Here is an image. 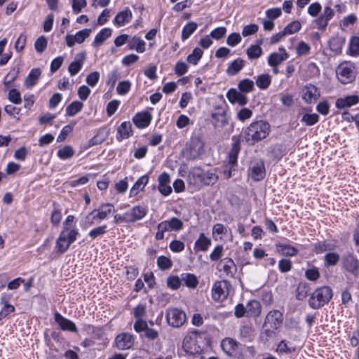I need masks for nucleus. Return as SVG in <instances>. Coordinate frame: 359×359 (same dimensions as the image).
<instances>
[{"mask_svg":"<svg viewBox=\"0 0 359 359\" xmlns=\"http://www.w3.org/2000/svg\"><path fill=\"white\" fill-rule=\"evenodd\" d=\"M271 132L270 124L264 121H254L244 130V138L248 144L253 145L265 139Z\"/></svg>","mask_w":359,"mask_h":359,"instance_id":"obj_1","label":"nucleus"},{"mask_svg":"<svg viewBox=\"0 0 359 359\" xmlns=\"http://www.w3.org/2000/svg\"><path fill=\"white\" fill-rule=\"evenodd\" d=\"M332 295V290L330 287H318L311 294L309 304L313 309H320L330 302Z\"/></svg>","mask_w":359,"mask_h":359,"instance_id":"obj_2","label":"nucleus"},{"mask_svg":"<svg viewBox=\"0 0 359 359\" xmlns=\"http://www.w3.org/2000/svg\"><path fill=\"white\" fill-rule=\"evenodd\" d=\"M204 153V142L198 136L193 137L187 144L183 154L188 161H194L201 157Z\"/></svg>","mask_w":359,"mask_h":359,"instance_id":"obj_3","label":"nucleus"},{"mask_svg":"<svg viewBox=\"0 0 359 359\" xmlns=\"http://www.w3.org/2000/svg\"><path fill=\"white\" fill-rule=\"evenodd\" d=\"M79 234L78 230L67 231V229H62L56 241L55 248L60 254L65 253L76 240Z\"/></svg>","mask_w":359,"mask_h":359,"instance_id":"obj_4","label":"nucleus"},{"mask_svg":"<svg viewBox=\"0 0 359 359\" xmlns=\"http://www.w3.org/2000/svg\"><path fill=\"white\" fill-rule=\"evenodd\" d=\"M282 313L278 310L269 312L263 324V329L268 336L273 334L282 323Z\"/></svg>","mask_w":359,"mask_h":359,"instance_id":"obj_5","label":"nucleus"},{"mask_svg":"<svg viewBox=\"0 0 359 359\" xmlns=\"http://www.w3.org/2000/svg\"><path fill=\"white\" fill-rule=\"evenodd\" d=\"M338 80L342 84H348L354 81L355 78L353 67L351 63L344 62L341 63L336 69Z\"/></svg>","mask_w":359,"mask_h":359,"instance_id":"obj_6","label":"nucleus"},{"mask_svg":"<svg viewBox=\"0 0 359 359\" xmlns=\"http://www.w3.org/2000/svg\"><path fill=\"white\" fill-rule=\"evenodd\" d=\"M165 317L168 325L172 327H180L187 320L186 313L177 308H168Z\"/></svg>","mask_w":359,"mask_h":359,"instance_id":"obj_7","label":"nucleus"},{"mask_svg":"<svg viewBox=\"0 0 359 359\" xmlns=\"http://www.w3.org/2000/svg\"><path fill=\"white\" fill-rule=\"evenodd\" d=\"M115 211L114 205L111 203L102 204L97 210H94L90 212L86 220L90 224L96 223L97 219L102 220L106 219L109 215Z\"/></svg>","mask_w":359,"mask_h":359,"instance_id":"obj_8","label":"nucleus"},{"mask_svg":"<svg viewBox=\"0 0 359 359\" xmlns=\"http://www.w3.org/2000/svg\"><path fill=\"white\" fill-rule=\"evenodd\" d=\"M266 175V170L264 161L260 158H254L251 160L249 169L248 175L254 181H260L263 180Z\"/></svg>","mask_w":359,"mask_h":359,"instance_id":"obj_9","label":"nucleus"},{"mask_svg":"<svg viewBox=\"0 0 359 359\" xmlns=\"http://www.w3.org/2000/svg\"><path fill=\"white\" fill-rule=\"evenodd\" d=\"M229 283L226 280L216 282L212 289V297L215 301H222L229 295Z\"/></svg>","mask_w":359,"mask_h":359,"instance_id":"obj_10","label":"nucleus"},{"mask_svg":"<svg viewBox=\"0 0 359 359\" xmlns=\"http://www.w3.org/2000/svg\"><path fill=\"white\" fill-rule=\"evenodd\" d=\"M135 343L134 337L129 333H121L115 338V346L119 350L130 349Z\"/></svg>","mask_w":359,"mask_h":359,"instance_id":"obj_11","label":"nucleus"},{"mask_svg":"<svg viewBox=\"0 0 359 359\" xmlns=\"http://www.w3.org/2000/svg\"><path fill=\"white\" fill-rule=\"evenodd\" d=\"M302 100L308 104L316 102L320 97L318 88L313 84H307L302 88Z\"/></svg>","mask_w":359,"mask_h":359,"instance_id":"obj_12","label":"nucleus"},{"mask_svg":"<svg viewBox=\"0 0 359 359\" xmlns=\"http://www.w3.org/2000/svg\"><path fill=\"white\" fill-rule=\"evenodd\" d=\"M219 271L230 278H233L237 271V267L232 259L226 257L218 265Z\"/></svg>","mask_w":359,"mask_h":359,"instance_id":"obj_13","label":"nucleus"},{"mask_svg":"<svg viewBox=\"0 0 359 359\" xmlns=\"http://www.w3.org/2000/svg\"><path fill=\"white\" fill-rule=\"evenodd\" d=\"M90 29H84L79 31L76 34H67L66 36V43L69 47H72L76 43H81L86 38H88L91 33Z\"/></svg>","mask_w":359,"mask_h":359,"instance_id":"obj_14","label":"nucleus"},{"mask_svg":"<svg viewBox=\"0 0 359 359\" xmlns=\"http://www.w3.org/2000/svg\"><path fill=\"white\" fill-rule=\"evenodd\" d=\"M343 266L345 269L354 276L359 273V260L351 254H348L343 257Z\"/></svg>","mask_w":359,"mask_h":359,"instance_id":"obj_15","label":"nucleus"},{"mask_svg":"<svg viewBox=\"0 0 359 359\" xmlns=\"http://www.w3.org/2000/svg\"><path fill=\"white\" fill-rule=\"evenodd\" d=\"M211 122L215 128H223L228 124L226 110L219 108L217 112L211 114Z\"/></svg>","mask_w":359,"mask_h":359,"instance_id":"obj_16","label":"nucleus"},{"mask_svg":"<svg viewBox=\"0 0 359 359\" xmlns=\"http://www.w3.org/2000/svg\"><path fill=\"white\" fill-rule=\"evenodd\" d=\"M240 142H235L233 145L231 151L229 153V160L228 164L230 166L229 170L228 171L227 177L230 178L231 177V171L235 170V166L237 163L238 155L240 152Z\"/></svg>","mask_w":359,"mask_h":359,"instance_id":"obj_17","label":"nucleus"},{"mask_svg":"<svg viewBox=\"0 0 359 359\" xmlns=\"http://www.w3.org/2000/svg\"><path fill=\"white\" fill-rule=\"evenodd\" d=\"M226 97L231 104L244 106L248 103L247 97L236 88H230L226 93Z\"/></svg>","mask_w":359,"mask_h":359,"instance_id":"obj_18","label":"nucleus"},{"mask_svg":"<svg viewBox=\"0 0 359 359\" xmlns=\"http://www.w3.org/2000/svg\"><path fill=\"white\" fill-rule=\"evenodd\" d=\"M54 318L55 322L62 330L69 331L75 333L78 332L77 327L74 323L67 318H65L58 312L55 313Z\"/></svg>","mask_w":359,"mask_h":359,"instance_id":"obj_19","label":"nucleus"},{"mask_svg":"<svg viewBox=\"0 0 359 359\" xmlns=\"http://www.w3.org/2000/svg\"><path fill=\"white\" fill-rule=\"evenodd\" d=\"M278 53H271L267 60L269 66H278L288 59L289 55L284 48H279Z\"/></svg>","mask_w":359,"mask_h":359,"instance_id":"obj_20","label":"nucleus"},{"mask_svg":"<svg viewBox=\"0 0 359 359\" xmlns=\"http://www.w3.org/2000/svg\"><path fill=\"white\" fill-rule=\"evenodd\" d=\"M359 102V96L357 95H350L339 97L337 99L335 106L338 109L348 108L356 105Z\"/></svg>","mask_w":359,"mask_h":359,"instance_id":"obj_21","label":"nucleus"},{"mask_svg":"<svg viewBox=\"0 0 359 359\" xmlns=\"http://www.w3.org/2000/svg\"><path fill=\"white\" fill-rule=\"evenodd\" d=\"M86 58V55L84 52L80 53L75 56L74 60L69 64L68 67V71L71 76H74L79 72Z\"/></svg>","mask_w":359,"mask_h":359,"instance_id":"obj_22","label":"nucleus"},{"mask_svg":"<svg viewBox=\"0 0 359 359\" xmlns=\"http://www.w3.org/2000/svg\"><path fill=\"white\" fill-rule=\"evenodd\" d=\"M158 191L164 196H168L172 192V188L170 186V176L166 172L161 174L158 179Z\"/></svg>","mask_w":359,"mask_h":359,"instance_id":"obj_23","label":"nucleus"},{"mask_svg":"<svg viewBox=\"0 0 359 359\" xmlns=\"http://www.w3.org/2000/svg\"><path fill=\"white\" fill-rule=\"evenodd\" d=\"M147 213L146 208L136 205L127 212V216L130 223L142 219L146 216Z\"/></svg>","mask_w":359,"mask_h":359,"instance_id":"obj_24","label":"nucleus"},{"mask_svg":"<svg viewBox=\"0 0 359 359\" xmlns=\"http://www.w3.org/2000/svg\"><path fill=\"white\" fill-rule=\"evenodd\" d=\"M241 345L231 338H225L221 342V347L229 356H233L236 350Z\"/></svg>","mask_w":359,"mask_h":359,"instance_id":"obj_25","label":"nucleus"},{"mask_svg":"<svg viewBox=\"0 0 359 359\" xmlns=\"http://www.w3.org/2000/svg\"><path fill=\"white\" fill-rule=\"evenodd\" d=\"M132 12L128 8L118 13L116 15L114 22L118 27L123 26L126 23L129 22L132 19Z\"/></svg>","mask_w":359,"mask_h":359,"instance_id":"obj_26","label":"nucleus"},{"mask_svg":"<svg viewBox=\"0 0 359 359\" xmlns=\"http://www.w3.org/2000/svg\"><path fill=\"white\" fill-rule=\"evenodd\" d=\"M151 119V114L146 111L137 114L133 118V122L138 128H142L149 125Z\"/></svg>","mask_w":359,"mask_h":359,"instance_id":"obj_27","label":"nucleus"},{"mask_svg":"<svg viewBox=\"0 0 359 359\" xmlns=\"http://www.w3.org/2000/svg\"><path fill=\"white\" fill-rule=\"evenodd\" d=\"M117 140L121 141L132 135V125L130 122H123L117 128Z\"/></svg>","mask_w":359,"mask_h":359,"instance_id":"obj_28","label":"nucleus"},{"mask_svg":"<svg viewBox=\"0 0 359 359\" xmlns=\"http://www.w3.org/2000/svg\"><path fill=\"white\" fill-rule=\"evenodd\" d=\"M128 46L130 50H135L137 53L145 51V42L138 36H133L128 39Z\"/></svg>","mask_w":359,"mask_h":359,"instance_id":"obj_29","label":"nucleus"},{"mask_svg":"<svg viewBox=\"0 0 359 359\" xmlns=\"http://www.w3.org/2000/svg\"><path fill=\"white\" fill-rule=\"evenodd\" d=\"M41 74V71L39 68L32 69L25 79V86L29 88H32L37 83Z\"/></svg>","mask_w":359,"mask_h":359,"instance_id":"obj_30","label":"nucleus"},{"mask_svg":"<svg viewBox=\"0 0 359 359\" xmlns=\"http://www.w3.org/2000/svg\"><path fill=\"white\" fill-rule=\"evenodd\" d=\"M149 182V177L143 175L140 177L130 190V196H135L142 190Z\"/></svg>","mask_w":359,"mask_h":359,"instance_id":"obj_31","label":"nucleus"},{"mask_svg":"<svg viewBox=\"0 0 359 359\" xmlns=\"http://www.w3.org/2000/svg\"><path fill=\"white\" fill-rule=\"evenodd\" d=\"M245 61L241 58L233 60L228 67L226 73L228 75L233 76L237 74L244 67Z\"/></svg>","mask_w":359,"mask_h":359,"instance_id":"obj_32","label":"nucleus"},{"mask_svg":"<svg viewBox=\"0 0 359 359\" xmlns=\"http://www.w3.org/2000/svg\"><path fill=\"white\" fill-rule=\"evenodd\" d=\"M199 178H200L201 182L203 184L210 185V184H214L217 182L218 177L216 175V173L214 172L213 171L208 170V171L203 172L199 175Z\"/></svg>","mask_w":359,"mask_h":359,"instance_id":"obj_33","label":"nucleus"},{"mask_svg":"<svg viewBox=\"0 0 359 359\" xmlns=\"http://www.w3.org/2000/svg\"><path fill=\"white\" fill-rule=\"evenodd\" d=\"M111 29L110 28L102 29L95 37L93 46L98 47L102 45L104 41L111 35Z\"/></svg>","mask_w":359,"mask_h":359,"instance_id":"obj_34","label":"nucleus"},{"mask_svg":"<svg viewBox=\"0 0 359 359\" xmlns=\"http://www.w3.org/2000/svg\"><path fill=\"white\" fill-rule=\"evenodd\" d=\"M211 245L210 239L208 238L204 233H201L195 243V250L206 251Z\"/></svg>","mask_w":359,"mask_h":359,"instance_id":"obj_35","label":"nucleus"},{"mask_svg":"<svg viewBox=\"0 0 359 359\" xmlns=\"http://www.w3.org/2000/svg\"><path fill=\"white\" fill-rule=\"evenodd\" d=\"M238 88L240 92L243 93H249L254 90V82L249 79H244L239 81L238 83Z\"/></svg>","mask_w":359,"mask_h":359,"instance_id":"obj_36","label":"nucleus"},{"mask_svg":"<svg viewBox=\"0 0 359 359\" xmlns=\"http://www.w3.org/2000/svg\"><path fill=\"white\" fill-rule=\"evenodd\" d=\"M262 43V40L259 41V43L257 45H252L247 49V55L250 60L258 59L262 54V50L260 44Z\"/></svg>","mask_w":359,"mask_h":359,"instance_id":"obj_37","label":"nucleus"},{"mask_svg":"<svg viewBox=\"0 0 359 359\" xmlns=\"http://www.w3.org/2000/svg\"><path fill=\"white\" fill-rule=\"evenodd\" d=\"M271 83V77L269 74H263L257 76L255 83L262 90L269 88Z\"/></svg>","mask_w":359,"mask_h":359,"instance_id":"obj_38","label":"nucleus"},{"mask_svg":"<svg viewBox=\"0 0 359 359\" xmlns=\"http://www.w3.org/2000/svg\"><path fill=\"white\" fill-rule=\"evenodd\" d=\"M261 313V304L258 301H250L247 305V315L258 316Z\"/></svg>","mask_w":359,"mask_h":359,"instance_id":"obj_39","label":"nucleus"},{"mask_svg":"<svg viewBox=\"0 0 359 359\" xmlns=\"http://www.w3.org/2000/svg\"><path fill=\"white\" fill-rule=\"evenodd\" d=\"M170 231H179L183 229L184 224L182 220L177 217H172L169 220H165Z\"/></svg>","mask_w":359,"mask_h":359,"instance_id":"obj_40","label":"nucleus"},{"mask_svg":"<svg viewBox=\"0 0 359 359\" xmlns=\"http://www.w3.org/2000/svg\"><path fill=\"white\" fill-rule=\"evenodd\" d=\"M310 292L309 286L306 283H301L298 285L296 290V298L299 300L304 299Z\"/></svg>","mask_w":359,"mask_h":359,"instance_id":"obj_41","label":"nucleus"},{"mask_svg":"<svg viewBox=\"0 0 359 359\" xmlns=\"http://www.w3.org/2000/svg\"><path fill=\"white\" fill-rule=\"evenodd\" d=\"M182 282H183L186 286L191 288H195L198 283L196 276L191 273L182 274Z\"/></svg>","mask_w":359,"mask_h":359,"instance_id":"obj_42","label":"nucleus"},{"mask_svg":"<svg viewBox=\"0 0 359 359\" xmlns=\"http://www.w3.org/2000/svg\"><path fill=\"white\" fill-rule=\"evenodd\" d=\"M198 25L194 22L187 23L182 29V39H187L197 29Z\"/></svg>","mask_w":359,"mask_h":359,"instance_id":"obj_43","label":"nucleus"},{"mask_svg":"<svg viewBox=\"0 0 359 359\" xmlns=\"http://www.w3.org/2000/svg\"><path fill=\"white\" fill-rule=\"evenodd\" d=\"M83 104L79 101L72 102L66 108V112L68 116H74L83 109Z\"/></svg>","mask_w":359,"mask_h":359,"instance_id":"obj_44","label":"nucleus"},{"mask_svg":"<svg viewBox=\"0 0 359 359\" xmlns=\"http://www.w3.org/2000/svg\"><path fill=\"white\" fill-rule=\"evenodd\" d=\"M280 252L285 256H294L297 254L298 250L290 245L278 244L277 245Z\"/></svg>","mask_w":359,"mask_h":359,"instance_id":"obj_45","label":"nucleus"},{"mask_svg":"<svg viewBox=\"0 0 359 359\" xmlns=\"http://www.w3.org/2000/svg\"><path fill=\"white\" fill-rule=\"evenodd\" d=\"M74 155L73 148L69 145H66L57 151V156L61 159H68Z\"/></svg>","mask_w":359,"mask_h":359,"instance_id":"obj_46","label":"nucleus"},{"mask_svg":"<svg viewBox=\"0 0 359 359\" xmlns=\"http://www.w3.org/2000/svg\"><path fill=\"white\" fill-rule=\"evenodd\" d=\"M203 54V51L199 48H195L193 52L188 55L187 61L193 65H196L201 60Z\"/></svg>","mask_w":359,"mask_h":359,"instance_id":"obj_47","label":"nucleus"},{"mask_svg":"<svg viewBox=\"0 0 359 359\" xmlns=\"http://www.w3.org/2000/svg\"><path fill=\"white\" fill-rule=\"evenodd\" d=\"M349 53L351 55H359V37L353 36L349 43Z\"/></svg>","mask_w":359,"mask_h":359,"instance_id":"obj_48","label":"nucleus"},{"mask_svg":"<svg viewBox=\"0 0 359 359\" xmlns=\"http://www.w3.org/2000/svg\"><path fill=\"white\" fill-rule=\"evenodd\" d=\"M319 120V116L317 114H305L302 118V121L306 126H313Z\"/></svg>","mask_w":359,"mask_h":359,"instance_id":"obj_49","label":"nucleus"},{"mask_svg":"<svg viewBox=\"0 0 359 359\" xmlns=\"http://www.w3.org/2000/svg\"><path fill=\"white\" fill-rule=\"evenodd\" d=\"M167 231H170L167 224L164 222V221L160 222L157 225V232L155 235V238L157 241H161L164 238V233Z\"/></svg>","mask_w":359,"mask_h":359,"instance_id":"obj_50","label":"nucleus"},{"mask_svg":"<svg viewBox=\"0 0 359 359\" xmlns=\"http://www.w3.org/2000/svg\"><path fill=\"white\" fill-rule=\"evenodd\" d=\"M339 260V256L334 252H330L325 255V266H334Z\"/></svg>","mask_w":359,"mask_h":359,"instance_id":"obj_51","label":"nucleus"},{"mask_svg":"<svg viewBox=\"0 0 359 359\" xmlns=\"http://www.w3.org/2000/svg\"><path fill=\"white\" fill-rule=\"evenodd\" d=\"M157 264L162 270L169 269L172 266V261L165 256H160L157 259Z\"/></svg>","mask_w":359,"mask_h":359,"instance_id":"obj_52","label":"nucleus"},{"mask_svg":"<svg viewBox=\"0 0 359 359\" xmlns=\"http://www.w3.org/2000/svg\"><path fill=\"white\" fill-rule=\"evenodd\" d=\"M301 29V23L299 21H293L288 24L283 30L286 34H292Z\"/></svg>","mask_w":359,"mask_h":359,"instance_id":"obj_53","label":"nucleus"},{"mask_svg":"<svg viewBox=\"0 0 359 359\" xmlns=\"http://www.w3.org/2000/svg\"><path fill=\"white\" fill-rule=\"evenodd\" d=\"M131 83L128 81H123L118 83L116 87L118 94L126 95L130 89Z\"/></svg>","mask_w":359,"mask_h":359,"instance_id":"obj_54","label":"nucleus"},{"mask_svg":"<svg viewBox=\"0 0 359 359\" xmlns=\"http://www.w3.org/2000/svg\"><path fill=\"white\" fill-rule=\"evenodd\" d=\"M47 40L45 36H41L39 37L34 43L36 50L40 53H43L47 47Z\"/></svg>","mask_w":359,"mask_h":359,"instance_id":"obj_55","label":"nucleus"},{"mask_svg":"<svg viewBox=\"0 0 359 359\" xmlns=\"http://www.w3.org/2000/svg\"><path fill=\"white\" fill-rule=\"evenodd\" d=\"M252 116V111L248 108H242L237 112V118L241 121L249 119Z\"/></svg>","mask_w":359,"mask_h":359,"instance_id":"obj_56","label":"nucleus"},{"mask_svg":"<svg viewBox=\"0 0 359 359\" xmlns=\"http://www.w3.org/2000/svg\"><path fill=\"white\" fill-rule=\"evenodd\" d=\"M106 232H107V226L106 225L100 226H97V227L92 229L89 232V236L92 239H95L98 236L104 235Z\"/></svg>","mask_w":359,"mask_h":359,"instance_id":"obj_57","label":"nucleus"},{"mask_svg":"<svg viewBox=\"0 0 359 359\" xmlns=\"http://www.w3.org/2000/svg\"><path fill=\"white\" fill-rule=\"evenodd\" d=\"M9 100L15 104H19L22 102L20 93L16 89H11L8 93Z\"/></svg>","mask_w":359,"mask_h":359,"instance_id":"obj_58","label":"nucleus"},{"mask_svg":"<svg viewBox=\"0 0 359 359\" xmlns=\"http://www.w3.org/2000/svg\"><path fill=\"white\" fill-rule=\"evenodd\" d=\"M223 246L221 245H217L210 255V258L212 261H217L219 259L223 254Z\"/></svg>","mask_w":359,"mask_h":359,"instance_id":"obj_59","label":"nucleus"},{"mask_svg":"<svg viewBox=\"0 0 359 359\" xmlns=\"http://www.w3.org/2000/svg\"><path fill=\"white\" fill-rule=\"evenodd\" d=\"M100 79V73L98 72H93L89 74L86 77V83L90 86H95Z\"/></svg>","mask_w":359,"mask_h":359,"instance_id":"obj_60","label":"nucleus"},{"mask_svg":"<svg viewBox=\"0 0 359 359\" xmlns=\"http://www.w3.org/2000/svg\"><path fill=\"white\" fill-rule=\"evenodd\" d=\"M259 27L256 24H250L243 27L242 34L243 36H248L255 34L258 31Z\"/></svg>","mask_w":359,"mask_h":359,"instance_id":"obj_61","label":"nucleus"},{"mask_svg":"<svg viewBox=\"0 0 359 359\" xmlns=\"http://www.w3.org/2000/svg\"><path fill=\"white\" fill-rule=\"evenodd\" d=\"M226 32V29L224 27H220L215 29L210 33V36L217 40L221 39L223 38Z\"/></svg>","mask_w":359,"mask_h":359,"instance_id":"obj_62","label":"nucleus"},{"mask_svg":"<svg viewBox=\"0 0 359 359\" xmlns=\"http://www.w3.org/2000/svg\"><path fill=\"white\" fill-rule=\"evenodd\" d=\"M169 248L172 252H180L184 249V243L179 240H174L170 243Z\"/></svg>","mask_w":359,"mask_h":359,"instance_id":"obj_63","label":"nucleus"},{"mask_svg":"<svg viewBox=\"0 0 359 359\" xmlns=\"http://www.w3.org/2000/svg\"><path fill=\"white\" fill-rule=\"evenodd\" d=\"M278 267L282 273H286L291 269L292 262L290 259H282L279 261Z\"/></svg>","mask_w":359,"mask_h":359,"instance_id":"obj_64","label":"nucleus"}]
</instances>
